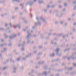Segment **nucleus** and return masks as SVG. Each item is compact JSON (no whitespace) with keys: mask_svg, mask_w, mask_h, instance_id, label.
Here are the masks:
<instances>
[{"mask_svg":"<svg viewBox=\"0 0 76 76\" xmlns=\"http://www.w3.org/2000/svg\"><path fill=\"white\" fill-rule=\"evenodd\" d=\"M52 56H54V54H53Z\"/></svg>","mask_w":76,"mask_h":76,"instance_id":"1","label":"nucleus"},{"mask_svg":"<svg viewBox=\"0 0 76 76\" xmlns=\"http://www.w3.org/2000/svg\"><path fill=\"white\" fill-rule=\"evenodd\" d=\"M37 0H34V1H36Z\"/></svg>","mask_w":76,"mask_h":76,"instance_id":"2","label":"nucleus"},{"mask_svg":"<svg viewBox=\"0 0 76 76\" xmlns=\"http://www.w3.org/2000/svg\"><path fill=\"white\" fill-rule=\"evenodd\" d=\"M66 4H65V6H66Z\"/></svg>","mask_w":76,"mask_h":76,"instance_id":"3","label":"nucleus"},{"mask_svg":"<svg viewBox=\"0 0 76 76\" xmlns=\"http://www.w3.org/2000/svg\"><path fill=\"white\" fill-rule=\"evenodd\" d=\"M19 59H20L19 58L18 59V60H19Z\"/></svg>","mask_w":76,"mask_h":76,"instance_id":"4","label":"nucleus"},{"mask_svg":"<svg viewBox=\"0 0 76 76\" xmlns=\"http://www.w3.org/2000/svg\"><path fill=\"white\" fill-rule=\"evenodd\" d=\"M74 25H76V23H74Z\"/></svg>","mask_w":76,"mask_h":76,"instance_id":"5","label":"nucleus"},{"mask_svg":"<svg viewBox=\"0 0 76 76\" xmlns=\"http://www.w3.org/2000/svg\"><path fill=\"white\" fill-rule=\"evenodd\" d=\"M6 26H7V24H6Z\"/></svg>","mask_w":76,"mask_h":76,"instance_id":"6","label":"nucleus"},{"mask_svg":"<svg viewBox=\"0 0 76 76\" xmlns=\"http://www.w3.org/2000/svg\"><path fill=\"white\" fill-rule=\"evenodd\" d=\"M57 50V51H58V50Z\"/></svg>","mask_w":76,"mask_h":76,"instance_id":"7","label":"nucleus"}]
</instances>
